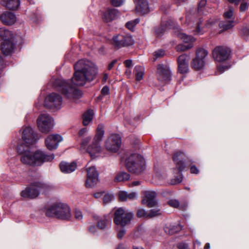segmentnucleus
I'll use <instances>...</instances> for the list:
<instances>
[{
  "label": "nucleus",
  "mask_w": 249,
  "mask_h": 249,
  "mask_svg": "<svg viewBox=\"0 0 249 249\" xmlns=\"http://www.w3.org/2000/svg\"><path fill=\"white\" fill-rule=\"evenodd\" d=\"M0 20L4 24L11 25L16 22V17L13 13L7 12L1 15Z\"/></svg>",
  "instance_id": "obj_23"
},
{
  "label": "nucleus",
  "mask_w": 249,
  "mask_h": 249,
  "mask_svg": "<svg viewBox=\"0 0 249 249\" xmlns=\"http://www.w3.org/2000/svg\"><path fill=\"white\" fill-rule=\"evenodd\" d=\"M93 218L97 220V225L99 229L103 230L107 228V227L110 224V220L107 218V216H104L102 217H99L98 216L94 215Z\"/></svg>",
  "instance_id": "obj_26"
},
{
  "label": "nucleus",
  "mask_w": 249,
  "mask_h": 249,
  "mask_svg": "<svg viewBox=\"0 0 249 249\" xmlns=\"http://www.w3.org/2000/svg\"><path fill=\"white\" fill-rule=\"evenodd\" d=\"M167 203L169 206L174 208H178L179 206V202L177 199H170Z\"/></svg>",
  "instance_id": "obj_39"
},
{
  "label": "nucleus",
  "mask_w": 249,
  "mask_h": 249,
  "mask_svg": "<svg viewBox=\"0 0 249 249\" xmlns=\"http://www.w3.org/2000/svg\"><path fill=\"white\" fill-rule=\"evenodd\" d=\"M170 29H173V33L177 36L184 42L188 43L186 45L182 44L177 45L176 47L177 52H184L191 49L193 47V43L195 41V39L192 36H187L183 33L178 26L171 19L167 20L166 22L162 21L161 26L156 29V34L158 36H160L167 30Z\"/></svg>",
  "instance_id": "obj_3"
},
{
  "label": "nucleus",
  "mask_w": 249,
  "mask_h": 249,
  "mask_svg": "<svg viewBox=\"0 0 249 249\" xmlns=\"http://www.w3.org/2000/svg\"><path fill=\"white\" fill-rule=\"evenodd\" d=\"M121 145V137L117 134L111 135L107 139L105 144L107 149L113 152H117L119 149Z\"/></svg>",
  "instance_id": "obj_15"
},
{
  "label": "nucleus",
  "mask_w": 249,
  "mask_h": 249,
  "mask_svg": "<svg viewBox=\"0 0 249 249\" xmlns=\"http://www.w3.org/2000/svg\"><path fill=\"white\" fill-rule=\"evenodd\" d=\"M140 184V182L139 181H133L132 183V186H137V185H139Z\"/></svg>",
  "instance_id": "obj_62"
},
{
  "label": "nucleus",
  "mask_w": 249,
  "mask_h": 249,
  "mask_svg": "<svg viewBox=\"0 0 249 249\" xmlns=\"http://www.w3.org/2000/svg\"><path fill=\"white\" fill-rule=\"evenodd\" d=\"M75 218L78 220H81L83 218L82 213L79 210L76 209L74 212Z\"/></svg>",
  "instance_id": "obj_44"
},
{
  "label": "nucleus",
  "mask_w": 249,
  "mask_h": 249,
  "mask_svg": "<svg viewBox=\"0 0 249 249\" xmlns=\"http://www.w3.org/2000/svg\"><path fill=\"white\" fill-rule=\"evenodd\" d=\"M227 69V68L226 66L223 65H219L217 66L218 71L219 72V74L223 72L225 70Z\"/></svg>",
  "instance_id": "obj_54"
},
{
  "label": "nucleus",
  "mask_w": 249,
  "mask_h": 249,
  "mask_svg": "<svg viewBox=\"0 0 249 249\" xmlns=\"http://www.w3.org/2000/svg\"><path fill=\"white\" fill-rule=\"evenodd\" d=\"M165 54V51L162 49L155 51L154 53V60L155 61L157 59L163 57Z\"/></svg>",
  "instance_id": "obj_37"
},
{
  "label": "nucleus",
  "mask_w": 249,
  "mask_h": 249,
  "mask_svg": "<svg viewBox=\"0 0 249 249\" xmlns=\"http://www.w3.org/2000/svg\"><path fill=\"white\" fill-rule=\"evenodd\" d=\"M189 57L185 54L180 55L177 59L178 71L181 74H185L189 71Z\"/></svg>",
  "instance_id": "obj_20"
},
{
  "label": "nucleus",
  "mask_w": 249,
  "mask_h": 249,
  "mask_svg": "<svg viewBox=\"0 0 249 249\" xmlns=\"http://www.w3.org/2000/svg\"><path fill=\"white\" fill-rule=\"evenodd\" d=\"M61 171L64 173H71L75 170L77 165L74 162L71 163L61 162L59 164Z\"/></svg>",
  "instance_id": "obj_25"
},
{
  "label": "nucleus",
  "mask_w": 249,
  "mask_h": 249,
  "mask_svg": "<svg viewBox=\"0 0 249 249\" xmlns=\"http://www.w3.org/2000/svg\"><path fill=\"white\" fill-rule=\"evenodd\" d=\"M12 37V34L10 31L5 28H0V40H9Z\"/></svg>",
  "instance_id": "obj_32"
},
{
  "label": "nucleus",
  "mask_w": 249,
  "mask_h": 249,
  "mask_svg": "<svg viewBox=\"0 0 249 249\" xmlns=\"http://www.w3.org/2000/svg\"><path fill=\"white\" fill-rule=\"evenodd\" d=\"M103 193H96L94 194V196L96 198H99L103 196Z\"/></svg>",
  "instance_id": "obj_60"
},
{
  "label": "nucleus",
  "mask_w": 249,
  "mask_h": 249,
  "mask_svg": "<svg viewBox=\"0 0 249 249\" xmlns=\"http://www.w3.org/2000/svg\"><path fill=\"white\" fill-rule=\"evenodd\" d=\"M36 124L39 130L43 133H48L53 128V121L48 114H40L36 120Z\"/></svg>",
  "instance_id": "obj_8"
},
{
  "label": "nucleus",
  "mask_w": 249,
  "mask_h": 249,
  "mask_svg": "<svg viewBox=\"0 0 249 249\" xmlns=\"http://www.w3.org/2000/svg\"><path fill=\"white\" fill-rule=\"evenodd\" d=\"M114 199L113 195L110 194H106L103 197V202L105 204H107L111 202Z\"/></svg>",
  "instance_id": "obj_40"
},
{
  "label": "nucleus",
  "mask_w": 249,
  "mask_h": 249,
  "mask_svg": "<svg viewBox=\"0 0 249 249\" xmlns=\"http://www.w3.org/2000/svg\"><path fill=\"white\" fill-rule=\"evenodd\" d=\"M210 245L209 243H206L204 249H210Z\"/></svg>",
  "instance_id": "obj_63"
},
{
  "label": "nucleus",
  "mask_w": 249,
  "mask_h": 249,
  "mask_svg": "<svg viewBox=\"0 0 249 249\" xmlns=\"http://www.w3.org/2000/svg\"><path fill=\"white\" fill-rule=\"evenodd\" d=\"M162 212L160 209L156 208L150 210V212L148 213V218H152L155 216L161 215Z\"/></svg>",
  "instance_id": "obj_35"
},
{
  "label": "nucleus",
  "mask_w": 249,
  "mask_h": 249,
  "mask_svg": "<svg viewBox=\"0 0 249 249\" xmlns=\"http://www.w3.org/2000/svg\"><path fill=\"white\" fill-rule=\"evenodd\" d=\"M124 64L126 67L129 68L132 65V61L131 60H126L124 61Z\"/></svg>",
  "instance_id": "obj_57"
},
{
  "label": "nucleus",
  "mask_w": 249,
  "mask_h": 249,
  "mask_svg": "<svg viewBox=\"0 0 249 249\" xmlns=\"http://www.w3.org/2000/svg\"><path fill=\"white\" fill-rule=\"evenodd\" d=\"M125 233V230L122 229L118 231L117 236L119 238L121 239L124 235Z\"/></svg>",
  "instance_id": "obj_53"
},
{
  "label": "nucleus",
  "mask_w": 249,
  "mask_h": 249,
  "mask_svg": "<svg viewBox=\"0 0 249 249\" xmlns=\"http://www.w3.org/2000/svg\"><path fill=\"white\" fill-rule=\"evenodd\" d=\"M108 79V75L107 73H104L102 81L103 82H105L107 81V79Z\"/></svg>",
  "instance_id": "obj_61"
},
{
  "label": "nucleus",
  "mask_w": 249,
  "mask_h": 249,
  "mask_svg": "<svg viewBox=\"0 0 249 249\" xmlns=\"http://www.w3.org/2000/svg\"><path fill=\"white\" fill-rule=\"evenodd\" d=\"M135 71L136 72V80L138 81L142 80L144 73V68L142 67L137 66L135 68Z\"/></svg>",
  "instance_id": "obj_34"
},
{
  "label": "nucleus",
  "mask_w": 249,
  "mask_h": 249,
  "mask_svg": "<svg viewBox=\"0 0 249 249\" xmlns=\"http://www.w3.org/2000/svg\"><path fill=\"white\" fill-rule=\"evenodd\" d=\"M22 139L24 143L19 145L17 150L21 155V161L29 165H40L43 162L52 161L54 159L53 154L47 155L40 150L32 152L29 150V147L36 142V139L32 128L24 127L22 131Z\"/></svg>",
  "instance_id": "obj_2"
},
{
  "label": "nucleus",
  "mask_w": 249,
  "mask_h": 249,
  "mask_svg": "<svg viewBox=\"0 0 249 249\" xmlns=\"http://www.w3.org/2000/svg\"><path fill=\"white\" fill-rule=\"evenodd\" d=\"M208 54V52L207 50L203 48H199L196 50V58L205 61V58Z\"/></svg>",
  "instance_id": "obj_31"
},
{
  "label": "nucleus",
  "mask_w": 249,
  "mask_h": 249,
  "mask_svg": "<svg viewBox=\"0 0 249 249\" xmlns=\"http://www.w3.org/2000/svg\"><path fill=\"white\" fill-rule=\"evenodd\" d=\"M171 76V71L167 65L159 64L157 66L156 76L161 84H164L170 81Z\"/></svg>",
  "instance_id": "obj_12"
},
{
  "label": "nucleus",
  "mask_w": 249,
  "mask_h": 249,
  "mask_svg": "<svg viewBox=\"0 0 249 249\" xmlns=\"http://www.w3.org/2000/svg\"><path fill=\"white\" fill-rule=\"evenodd\" d=\"M130 178L129 175L127 173L121 172L118 173L114 178L115 182H122L128 180Z\"/></svg>",
  "instance_id": "obj_33"
},
{
  "label": "nucleus",
  "mask_w": 249,
  "mask_h": 249,
  "mask_svg": "<svg viewBox=\"0 0 249 249\" xmlns=\"http://www.w3.org/2000/svg\"><path fill=\"white\" fill-rule=\"evenodd\" d=\"M144 195L142 199V203L146 205L149 208L153 207L157 205L155 198L156 193L153 191H146L143 193Z\"/></svg>",
  "instance_id": "obj_19"
},
{
  "label": "nucleus",
  "mask_w": 249,
  "mask_h": 249,
  "mask_svg": "<svg viewBox=\"0 0 249 249\" xmlns=\"http://www.w3.org/2000/svg\"><path fill=\"white\" fill-rule=\"evenodd\" d=\"M249 3L247 2H242L240 6V10L241 12H244L246 11L248 9Z\"/></svg>",
  "instance_id": "obj_46"
},
{
  "label": "nucleus",
  "mask_w": 249,
  "mask_h": 249,
  "mask_svg": "<svg viewBox=\"0 0 249 249\" xmlns=\"http://www.w3.org/2000/svg\"><path fill=\"white\" fill-rule=\"evenodd\" d=\"M104 134L103 125L99 124L96 130V135L92 143L87 147V145L91 140V137H88L82 140L80 150L88 153L92 158L98 157L101 152V147L99 142L101 141Z\"/></svg>",
  "instance_id": "obj_4"
},
{
  "label": "nucleus",
  "mask_w": 249,
  "mask_h": 249,
  "mask_svg": "<svg viewBox=\"0 0 249 249\" xmlns=\"http://www.w3.org/2000/svg\"><path fill=\"white\" fill-rule=\"evenodd\" d=\"M1 3L7 8L12 10H17L20 5L19 0H2Z\"/></svg>",
  "instance_id": "obj_27"
},
{
  "label": "nucleus",
  "mask_w": 249,
  "mask_h": 249,
  "mask_svg": "<svg viewBox=\"0 0 249 249\" xmlns=\"http://www.w3.org/2000/svg\"><path fill=\"white\" fill-rule=\"evenodd\" d=\"M62 103V98L58 94L52 93L45 99V106L48 108L59 109Z\"/></svg>",
  "instance_id": "obj_14"
},
{
  "label": "nucleus",
  "mask_w": 249,
  "mask_h": 249,
  "mask_svg": "<svg viewBox=\"0 0 249 249\" xmlns=\"http://www.w3.org/2000/svg\"><path fill=\"white\" fill-rule=\"evenodd\" d=\"M117 63V60L115 59L113 60L111 62H110L108 66V70H110L112 69V68L114 67V66Z\"/></svg>",
  "instance_id": "obj_56"
},
{
  "label": "nucleus",
  "mask_w": 249,
  "mask_h": 249,
  "mask_svg": "<svg viewBox=\"0 0 249 249\" xmlns=\"http://www.w3.org/2000/svg\"><path fill=\"white\" fill-rule=\"evenodd\" d=\"M125 166L130 172L140 174L144 169V160L141 156L132 154L126 158Z\"/></svg>",
  "instance_id": "obj_6"
},
{
  "label": "nucleus",
  "mask_w": 249,
  "mask_h": 249,
  "mask_svg": "<svg viewBox=\"0 0 249 249\" xmlns=\"http://www.w3.org/2000/svg\"><path fill=\"white\" fill-rule=\"evenodd\" d=\"M88 230L89 232L91 233H94L97 231V227L94 224H90L88 227Z\"/></svg>",
  "instance_id": "obj_48"
},
{
  "label": "nucleus",
  "mask_w": 249,
  "mask_h": 249,
  "mask_svg": "<svg viewBox=\"0 0 249 249\" xmlns=\"http://www.w3.org/2000/svg\"><path fill=\"white\" fill-rule=\"evenodd\" d=\"M136 194L134 192H132L129 194L127 193V200H133L136 197Z\"/></svg>",
  "instance_id": "obj_51"
},
{
  "label": "nucleus",
  "mask_w": 249,
  "mask_h": 249,
  "mask_svg": "<svg viewBox=\"0 0 249 249\" xmlns=\"http://www.w3.org/2000/svg\"><path fill=\"white\" fill-rule=\"evenodd\" d=\"M74 72L71 78V83L65 80L58 79L54 84L57 89L66 98L76 99L81 96V93L75 86H83L87 82L93 81L97 73V68L91 61L82 59L78 61L74 65Z\"/></svg>",
  "instance_id": "obj_1"
},
{
  "label": "nucleus",
  "mask_w": 249,
  "mask_h": 249,
  "mask_svg": "<svg viewBox=\"0 0 249 249\" xmlns=\"http://www.w3.org/2000/svg\"><path fill=\"white\" fill-rule=\"evenodd\" d=\"M223 17L225 20L219 23L220 28L223 30H227L232 28L234 26L233 10L230 8L228 11L224 13Z\"/></svg>",
  "instance_id": "obj_17"
},
{
  "label": "nucleus",
  "mask_w": 249,
  "mask_h": 249,
  "mask_svg": "<svg viewBox=\"0 0 249 249\" xmlns=\"http://www.w3.org/2000/svg\"><path fill=\"white\" fill-rule=\"evenodd\" d=\"M202 22L200 19L196 23L195 30H194L195 34H202L204 32L202 29H200V26Z\"/></svg>",
  "instance_id": "obj_38"
},
{
  "label": "nucleus",
  "mask_w": 249,
  "mask_h": 249,
  "mask_svg": "<svg viewBox=\"0 0 249 249\" xmlns=\"http://www.w3.org/2000/svg\"><path fill=\"white\" fill-rule=\"evenodd\" d=\"M119 15V12L116 9H107L104 13L102 18L105 22H108L115 19Z\"/></svg>",
  "instance_id": "obj_24"
},
{
  "label": "nucleus",
  "mask_w": 249,
  "mask_h": 249,
  "mask_svg": "<svg viewBox=\"0 0 249 249\" xmlns=\"http://www.w3.org/2000/svg\"><path fill=\"white\" fill-rule=\"evenodd\" d=\"M217 22V20L215 18H210L207 21L206 23L205 24V26L206 28H211L214 24H215Z\"/></svg>",
  "instance_id": "obj_42"
},
{
  "label": "nucleus",
  "mask_w": 249,
  "mask_h": 249,
  "mask_svg": "<svg viewBox=\"0 0 249 249\" xmlns=\"http://www.w3.org/2000/svg\"><path fill=\"white\" fill-rule=\"evenodd\" d=\"M136 12L140 14L144 15L150 11L148 2L147 0H135Z\"/></svg>",
  "instance_id": "obj_21"
},
{
  "label": "nucleus",
  "mask_w": 249,
  "mask_h": 249,
  "mask_svg": "<svg viewBox=\"0 0 249 249\" xmlns=\"http://www.w3.org/2000/svg\"><path fill=\"white\" fill-rule=\"evenodd\" d=\"M133 249H143L142 247H133Z\"/></svg>",
  "instance_id": "obj_64"
},
{
  "label": "nucleus",
  "mask_w": 249,
  "mask_h": 249,
  "mask_svg": "<svg viewBox=\"0 0 249 249\" xmlns=\"http://www.w3.org/2000/svg\"><path fill=\"white\" fill-rule=\"evenodd\" d=\"M87 176L85 182L86 186L87 188L94 187L98 182V173L96 168L93 167H90L87 169Z\"/></svg>",
  "instance_id": "obj_16"
},
{
  "label": "nucleus",
  "mask_w": 249,
  "mask_h": 249,
  "mask_svg": "<svg viewBox=\"0 0 249 249\" xmlns=\"http://www.w3.org/2000/svg\"><path fill=\"white\" fill-rule=\"evenodd\" d=\"M148 213L146 212V211L143 209H139L137 212V216L139 217H144L146 218H148Z\"/></svg>",
  "instance_id": "obj_43"
},
{
  "label": "nucleus",
  "mask_w": 249,
  "mask_h": 249,
  "mask_svg": "<svg viewBox=\"0 0 249 249\" xmlns=\"http://www.w3.org/2000/svg\"><path fill=\"white\" fill-rule=\"evenodd\" d=\"M178 249H190L188 245L184 243H180L178 245Z\"/></svg>",
  "instance_id": "obj_49"
},
{
  "label": "nucleus",
  "mask_w": 249,
  "mask_h": 249,
  "mask_svg": "<svg viewBox=\"0 0 249 249\" xmlns=\"http://www.w3.org/2000/svg\"><path fill=\"white\" fill-rule=\"evenodd\" d=\"M138 18L127 22L126 23V27L130 30H133L135 26L139 22Z\"/></svg>",
  "instance_id": "obj_36"
},
{
  "label": "nucleus",
  "mask_w": 249,
  "mask_h": 249,
  "mask_svg": "<svg viewBox=\"0 0 249 249\" xmlns=\"http://www.w3.org/2000/svg\"><path fill=\"white\" fill-rule=\"evenodd\" d=\"M184 156V154L183 152H177L174 154L173 157V160L177 168L174 169V172L178 171L179 173L178 176L177 177L173 182L174 184L179 183L182 180V176L181 172L185 167V163L183 161Z\"/></svg>",
  "instance_id": "obj_10"
},
{
  "label": "nucleus",
  "mask_w": 249,
  "mask_h": 249,
  "mask_svg": "<svg viewBox=\"0 0 249 249\" xmlns=\"http://www.w3.org/2000/svg\"><path fill=\"white\" fill-rule=\"evenodd\" d=\"M133 216V213L128 210L119 208L114 212L113 221L116 225L124 227L130 224Z\"/></svg>",
  "instance_id": "obj_7"
},
{
  "label": "nucleus",
  "mask_w": 249,
  "mask_h": 249,
  "mask_svg": "<svg viewBox=\"0 0 249 249\" xmlns=\"http://www.w3.org/2000/svg\"><path fill=\"white\" fill-rule=\"evenodd\" d=\"M45 187V185L40 182H34L22 191L21 196L25 198H34L38 196L41 190Z\"/></svg>",
  "instance_id": "obj_11"
},
{
  "label": "nucleus",
  "mask_w": 249,
  "mask_h": 249,
  "mask_svg": "<svg viewBox=\"0 0 249 249\" xmlns=\"http://www.w3.org/2000/svg\"><path fill=\"white\" fill-rule=\"evenodd\" d=\"M206 4V0H201L198 3V12L201 13L203 11V9Z\"/></svg>",
  "instance_id": "obj_45"
},
{
  "label": "nucleus",
  "mask_w": 249,
  "mask_h": 249,
  "mask_svg": "<svg viewBox=\"0 0 249 249\" xmlns=\"http://www.w3.org/2000/svg\"><path fill=\"white\" fill-rule=\"evenodd\" d=\"M62 140V138L60 135H50L45 140V144L49 150H52L57 147L58 143Z\"/></svg>",
  "instance_id": "obj_18"
},
{
  "label": "nucleus",
  "mask_w": 249,
  "mask_h": 249,
  "mask_svg": "<svg viewBox=\"0 0 249 249\" xmlns=\"http://www.w3.org/2000/svg\"><path fill=\"white\" fill-rule=\"evenodd\" d=\"M46 215L63 220H69L71 217L70 207L66 204L61 202H57L52 205L47 210Z\"/></svg>",
  "instance_id": "obj_5"
},
{
  "label": "nucleus",
  "mask_w": 249,
  "mask_h": 249,
  "mask_svg": "<svg viewBox=\"0 0 249 249\" xmlns=\"http://www.w3.org/2000/svg\"><path fill=\"white\" fill-rule=\"evenodd\" d=\"M181 229L182 226L178 223L171 224L164 227L165 231L169 234L177 233Z\"/></svg>",
  "instance_id": "obj_28"
},
{
  "label": "nucleus",
  "mask_w": 249,
  "mask_h": 249,
  "mask_svg": "<svg viewBox=\"0 0 249 249\" xmlns=\"http://www.w3.org/2000/svg\"><path fill=\"white\" fill-rule=\"evenodd\" d=\"M190 172L192 174H198L199 170L195 165H193L190 168Z\"/></svg>",
  "instance_id": "obj_52"
},
{
  "label": "nucleus",
  "mask_w": 249,
  "mask_h": 249,
  "mask_svg": "<svg viewBox=\"0 0 249 249\" xmlns=\"http://www.w3.org/2000/svg\"><path fill=\"white\" fill-rule=\"evenodd\" d=\"M15 45L10 39L4 40L1 45V50L3 54L8 55L10 54L15 48Z\"/></svg>",
  "instance_id": "obj_22"
},
{
  "label": "nucleus",
  "mask_w": 249,
  "mask_h": 249,
  "mask_svg": "<svg viewBox=\"0 0 249 249\" xmlns=\"http://www.w3.org/2000/svg\"><path fill=\"white\" fill-rule=\"evenodd\" d=\"M87 132H88L87 128H83L79 131L78 135L79 136L81 137V136H84Z\"/></svg>",
  "instance_id": "obj_55"
},
{
  "label": "nucleus",
  "mask_w": 249,
  "mask_h": 249,
  "mask_svg": "<svg viewBox=\"0 0 249 249\" xmlns=\"http://www.w3.org/2000/svg\"><path fill=\"white\" fill-rule=\"evenodd\" d=\"M134 40L131 35L123 33L115 36L112 39V45L117 49L132 45Z\"/></svg>",
  "instance_id": "obj_9"
},
{
  "label": "nucleus",
  "mask_w": 249,
  "mask_h": 249,
  "mask_svg": "<svg viewBox=\"0 0 249 249\" xmlns=\"http://www.w3.org/2000/svg\"><path fill=\"white\" fill-rule=\"evenodd\" d=\"M229 48L221 46H216L212 52V55L215 61L221 62L227 60L230 57Z\"/></svg>",
  "instance_id": "obj_13"
},
{
  "label": "nucleus",
  "mask_w": 249,
  "mask_h": 249,
  "mask_svg": "<svg viewBox=\"0 0 249 249\" xmlns=\"http://www.w3.org/2000/svg\"><path fill=\"white\" fill-rule=\"evenodd\" d=\"M241 0H228L230 3H232L235 5H238Z\"/></svg>",
  "instance_id": "obj_59"
},
{
  "label": "nucleus",
  "mask_w": 249,
  "mask_h": 249,
  "mask_svg": "<svg viewBox=\"0 0 249 249\" xmlns=\"http://www.w3.org/2000/svg\"><path fill=\"white\" fill-rule=\"evenodd\" d=\"M205 62V61L202 60V59H199L195 57L192 60V67L196 70H199L204 67Z\"/></svg>",
  "instance_id": "obj_30"
},
{
  "label": "nucleus",
  "mask_w": 249,
  "mask_h": 249,
  "mask_svg": "<svg viewBox=\"0 0 249 249\" xmlns=\"http://www.w3.org/2000/svg\"><path fill=\"white\" fill-rule=\"evenodd\" d=\"M101 93L103 95H108L109 93V88L107 86H105L101 90Z\"/></svg>",
  "instance_id": "obj_50"
},
{
  "label": "nucleus",
  "mask_w": 249,
  "mask_h": 249,
  "mask_svg": "<svg viewBox=\"0 0 249 249\" xmlns=\"http://www.w3.org/2000/svg\"><path fill=\"white\" fill-rule=\"evenodd\" d=\"M124 0H111L112 4L114 6H120L124 2Z\"/></svg>",
  "instance_id": "obj_47"
},
{
  "label": "nucleus",
  "mask_w": 249,
  "mask_h": 249,
  "mask_svg": "<svg viewBox=\"0 0 249 249\" xmlns=\"http://www.w3.org/2000/svg\"><path fill=\"white\" fill-rule=\"evenodd\" d=\"M93 111L91 109L87 110L83 116V124L84 125H87L91 122L93 116Z\"/></svg>",
  "instance_id": "obj_29"
},
{
  "label": "nucleus",
  "mask_w": 249,
  "mask_h": 249,
  "mask_svg": "<svg viewBox=\"0 0 249 249\" xmlns=\"http://www.w3.org/2000/svg\"><path fill=\"white\" fill-rule=\"evenodd\" d=\"M119 198L122 201H126L127 200V193L124 191H120L119 193Z\"/></svg>",
  "instance_id": "obj_41"
},
{
  "label": "nucleus",
  "mask_w": 249,
  "mask_h": 249,
  "mask_svg": "<svg viewBox=\"0 0 249 249\" xmlns=\"http://www.w3.org/2000/svg\"><path fill=\"white\" fill-rule=\"evenodd\" d=\"M3 68V59L2 56L0 55V71L2 70Z\"/></svg>",
  "instance_id": "obj_58"
}]
</instances>
